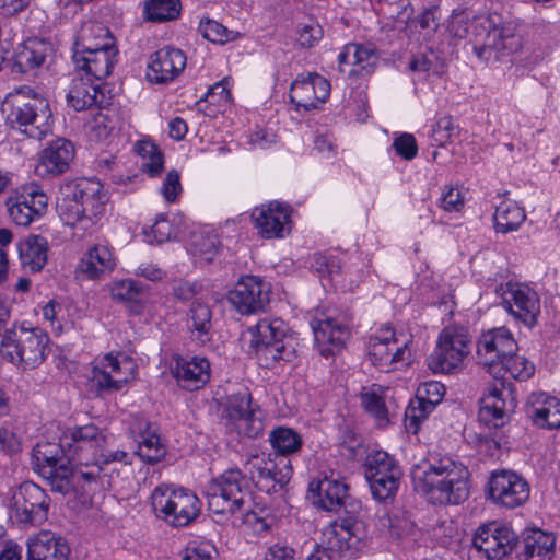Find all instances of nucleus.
Here are the masks:
<instances>
[{"label": "nucleus", "mask_w": 560, "mask_h": 560, "mask_svg": "<svg viewBox=\"0 0 560 560\" xmlns=\"http://www.w3.org/2000/svg\"><path fill=\"white\" fill-rule=\"evenodd\" d=\"M469 472L451 457L430 455L411 470L413 487L440 504H459L469 495Z\"/></svg>", "instance_id": "nucleus-1"}, {"label": "nucleus", "mask_w": 560, "mask_h": 560, "mask_svg": "<svg viewBox=\"0 0 560 560\" xmlns=\"http://www.w3.org/2000/svg\"><path fill=\"white\" fill-rule=\"evenodd\" d=\"M5 122L32 139L42 140L52 128L49 103L30 86L9 93L1 106Z\"/></svg>", "instance_id": "nucleus-2"}, {"label": "nucleus", "mask_w": 560, "mask_h": 560, "mask_svg": "<svg viewBox=\"0 0 560 560\" xmlns=\"http://www.w3.org/2000/svg\"><path fill=\"white\" fill-rule=\"evenodd\" d=\"M58 199L59 215L68 225H74L85 219L94 221L105 211L106 195L103 185L95 178H75L60 188Z\"/></svg>", "instance_id": "nucleus-3"}, {"label": "nucleus", "mask_w": 560, "mask_h": 560, "mask_svg": "<svg viewBox=\"0 0 560 560\" xmlns=\"http://www.w3.org/2000/svg\"><path fill=\"white\" fill-rule=\"evenodd\" d=\"M247 352L254 354L260 366L271 369L278 362H291L295 349L287 336V326L280 318H264L247 329Z\"/></svg>", "instance_id": "nucleus-4"}, {"label": "nucleus", "mask_w": 560, "mask_h": 560, "mask_svg": "<svg viewBox=\"0 0 560 560\" xmlns=\"http://www.w3.org/2000/svg\"><path fill=\"white\" fill-rule=\"evenodd\" d=\"M151 505L159 518L165 522L172 518L173 525H189L201 510V502L195 493L183 488L174 489L165 483L153 490Z\"/></svg>", "instance_id": "nucleus-5"}, {"label": "nucleus", "mask_w": 560, "mask_h": 560, "mask_svg": "<svg viewBox=\"0 0 560 560\" xmlns=\"http://www.w3.org/2000/svg\"><path fill=\"white\" fill-rule=\"evenodd\" d=\"M482 30L486 32L483 40L474 45V52L487 65L501 61L521 48V37L515 27L499 15L486 19Z\"/></svg>", "instance_id": "nucleus-6"}, {"label": "nucleus", "mask_w": 560, "mask_h": 560, "mask_svg": "<svg viewBox=\"0 0 560 560\" xmlns=\"http://www.w3.org/2000/svg\"><path fill=\"white\" fill-rule=\"evenodd\" d=\"M49 337L42 329L7 331L0 342V353L12 363L35 368L47 353Z\"/></svg>", "instance_id": "nucleus-7"}, {"label": "nucleus", "mask_w": 560, "mask_h": 560, "mask_svg": "<svg viewBox=\"0 0 560 560\" xmlns=\"http://www.w3.org/2000/svg\"><path fill=\"white\" fill-rule=\"evenodd\" d=\"M105 436L94 424L75 427L60 438L59 447L68 462L75 466L90 467L100 456Z\"/></svg>", "instance_id": "nucleus-8"}, {"label": "nucleus", "mask_w": 560, "mask_h": 560, "mask_svg": "<svg viewBox=\"0 0 560 560\" xmlns=\"http://www.w3.org/2000/svg\"><path fill=\"white\" fill-rule=\"evenodd\" d=\"M469 343L463 330L451 327L443 329L435 349L427 359L429 369L434 373L457 372L469 353Z\"/></svg>", "instance_id": "nucleus-9"}, {"label": "nucleus", "mask_w": 560, "mask_h": 560, "mask_svg": "<svg viewBox=\"0 0 560 560\" xmlns=\"http://www.w3.org/2000/svg\"><path fill=\"white\" fill-rule=\"evenodd\" d=\"M57 446L50 443L37 444L34 448V463L38 474L47 481L51 490L62 494L69 493L73 488L75 478L73 462L58 456L51 448Z\"/></svg>", "instance_id": "nucleus-10"}, {"label": "nucleus", "mask_w": 560, "mask_h": 560, "mask_svg": "<svg viewBox=\"0 0 560 560\" xmlns=\"http://www.w3.org/2000/svg\"><path fill=\"white\" fill-rule=\"evenodd\" d=\"M368 527H322L320 545L307 560H331L327 550L352 557L368 546Z\"/></svg>", "instance_id": "nucleus-11"}, {"label": "nucleus", "mask_w": 560, "mask_h": 560, "mask_svg": "<svg viewBox=\"0 0 560 560\" xmlns=\"http://www.w3.org/2000/svg\"><path fill=\"white\" fill-rule=\"evenodd\" d=\"M369 358L378 370L389 372L408 364L411 351L407 342H399L393 328L385 327L370 337Z\"/></svg>", "instance_id": "nucleus-12"}, {"label": "nucleus", "mask_w": 560, "mask_h": 560, "mask_svg": "<svg viewBox=\"0 0 560 560\" xmlns=\"http://www.w3.org/2000/svg\"><path fill=\"white\" fill-rule=\"evenodd\" d=\"M517 351L513 335L504 327L483 332L477 342L478 362L487 368L494 378L502 375V361Z\"/></svg>", "instance_id": "nucleus-13"}, {"label": "nucleus", "mask_w": 560, "mask_h": 560, "mask_svg": "<svg viewBox=\"0 0 560 560\" xmlns=\"http://www.w3.org/2000/svg\"><path fill=\"white\" fill-rule=\"evenodd\" d=\"M271 288L268 282L257 276L242 277L229 292L228 300L241 315H253L264 312L270 302Z\"/></svg>", "instance_id": "nucleus-14"}, {"label": "nucleus", "mask_w": 560, "mask_h": 560, "mask_svg": "<svg viewBox=\"0 0 560 560\" xmlns=\"http://www.w3.org/2000/svg\"><path fill=\"white\" fill-rule=\"evenodd\" d=\"M503 307L518 322L528 327L537 323L540 313L538 294L523 283L508 282L498 290Z\"/></svg>", "instance_id": "nucleus-15"}, {"label": "nucleus", "mask_w": 560, "mask_h": 560, "mask_svg": "<svg viewBox=\"0 0 560 560\" xmlns=\"http://www.w3.org/2000/svg\"><path fill=\"white\" fill-rule=\"evenodd\" d=\"M10 521L14 523L43 524L48 521L49 499L45 491L33 482L23 483L14 495Z\"/></svg>", "instance_id": "nucleus-16"}, {"label": "nucleus", "mask_w": 560, "mask_h": 560, "mask_svg": "<svg viewBox=\"0 0 560 560\" xmlns=\"http://www.w3.org/2000/svg\"><path fill=\"white\" fill-rule=\"evenodd\" d=\"M489 497L498 505L514 509L529 498V485L518 474L511 470L493 471L488 482Z\"/></svg>", "instance_id": "nucleus-17"}, {"label": "nucleus", "mask_w": 560, "mask_h": 560, "mask_svg": "<svg viewBox=\"0 0 560 560\" xmlns=\"http://www.w3.org/2000/svg\"><path fill=\"white\" fill-rule=\"evenodd\" d=\"M245 470L256 487L266 493L277 492L287 485L291 478V468L289 463H284L283 468L270 455H254L245 463Z\"/></svg>", "instance_id": "nucleus-18"}, {"label": "nucleus", "mask_w": 560, "mask_h": 560, "mask_svg": "<svg viewBox=\"0 0 560 560\" xmlns=\"http://www.w3.org/2000/svg\"><path fill=\"white\" fill-rule=\"evenodd\" d=\"M330 95V83L315 72L299 75L290 88V100L299 108L315 109Z\"/></svg>", "instance_id": "nucleus-19"}, {"label": "nucleus", "mask_w": 560, "mask_h": 560, "mask_svg": "<svg viewBox=\"0 0 560 560\" xmlns=\"http://www.w3.org/2000/svg\"><path fill=\"white\" fill-rule=\"evenodd\" d=\"M518 541L512 527H478L474 546L489 560H501L513 551Z\"/></svg>", "instance_id": "nucleus-20"}, {"label": "nucleus", "mask_w": 560, "mask_h": 560, "mask_svg": "<svg viewBox=\"0 0 560 560\" xmlns=\"http://www.w3.org/2000/svg\"><path fill=\"white\" fill-rule=\"evenodd\" d=\"M252 218L262 237H284L291 231L289 208L279 202L273 201L255 208Z\"/></svg>", "instance_id": "nucleus-21"}, {"label": "nucleus", "mask_w": 560, "mask_h": 560, "mask_svg": "<svg viewBox=\"0 0 560 560\" xmlns=\"http://www.w3.org/2000/svg\"><path fill=\"white\" fill-rule=\"evenodd\" d=\"M187 58L177 48L164 47L150 56L147 78L152 83L173 81L186 67Z\"/></svg>", "instance_id": "nucleus-22"}, {"label": "nucleus", "mask_w": 560, "mask_h": 560, "mask_svg": "<svg viewBox=\"0 0 560 560\" xmlns=\"http://www.w3.org/2000/svg\"><path fill=\"white\" fill-rule=\"evenodd\" d=\"M116 47H109L81 52L79 50H73L72 59L78 73L83 71L86 78L101 81L112 74L116 63Z\"/></svg>", "instance_id": "nucleus-23"}, {"label": "nucleus", "mask_w": 560, "mask_h": 560, "mask_svg": "<svg viewBox=\"0 0 560 560\" xmlns=\"http://www.w3.org/2000/svg\"><path fill=\"white\" fill-rule=\"evenodd\" d=\"M173 361L171 372L182 388L198 390L209 382L210 363L206 358L192 357L187 359L175 355Z\"/></svg>", "instance_id": "nucleus-24"}, {"label": "nucleus", "mask_w": 560, "mask_h": 560, "mask_svg": "<svg viewBox=\"0 0 560 560\" xmlns=\"http://www.w3.org/2000/svg\"><path fill=\"white\" fill-rule=\"evenodd\" d=\"M312 328L317 349L326 358L339 352L350 336L346 325L330 317L313 319Z\"/></svg>", "instance_id": "nucleus-25"}, {"label": "nucleus", "mask_w": 560, "mask_h": 560, "mask_svg": "<svg viewBox=\"0 0 560 560\" xmlns=\"http://www.w3.org/2000/svg\"><path fill=\"white\" fill-rule=\"evenodd\" d=\"M74 158V147L67 139H57L40 152L35 172L40 177L65 173Z\"/></svg>", "instance_id": "nucleus-26"}, {"label": "nucleus", "mask_w": 560, "mask_h": 560, "mask_svg": "<svg viewBox=\"0 0 560 560\" xmlns=\"http://www.w3.org/2000/svg\"><path fill=\"white\" fill-rule=\"evenodd\" d=\"M526 413L538 428H560V400L546 393H532L527 398Z\"/></svg>", "instance_id": "nucleus-27"}, {"label": "nucleus", "mask_w": 560, "mask_h": 560, "mask_svg": "<svg viewBox=\"0 0 560 560\" xmlns=\"http://www.w3.org/2000/svg\"><path fill=\"white\" fill-rule=\"evenodd\" d=\"M510 395L504 381L495 383L480 399L478 418L489 428H500L508 419L506 396Z\"/></svg>", "instance_id": "nucleus-28"}, {"label": "nucleus", "mask_w": 560, "mask_h": 560, "mask_svg": "<svg viewBox=\"0 0 560 560\" xmlns=\"http://www.w3.org/2000/svg\"><path fill=\"white\" fill-rule=\"evenodd\" d=\"M348 487L331 477L315 479L308 485V499L317 509L331 513L345 500Z\"/></svg>", "instance_id": "nucleus-29"}, {"label": "nucleus", "mask_w": 560, "mask_h": 560, "mask_svg": "<svg viewBox=\"0 0 560 560\" xmlns=\"http://www.w3.org/2000/svg\"><path fill=\"white\" fill-rule=\"evenodd\" d=\"M555 544L553 533L540 527H526L522 533V549L517 552V560H550Z\"/></svg>", "instance_id": "nucleus-30"}, {"label": "nucleus", "mask_w": 560, "mask_h": 560, "mask_svg": "<svg viewBox=\"0 0 560 560\" xmlns=\"http://www.w3.org/2000/svg\"><path fill=\"white\" fill-rule=\"evenodd\" d=\"M445 393L444 386L439 382L424 383L417 393L416 401H412L406 409V420L409 427L417 432L419 423L432 412L434 407L442 400Z\"/></svg>", "instance_id": "nucleus-31"}, {"label": "nucleus", "mask_w": 560, "mask_h": 560, "mask_svg": "<svg viewBox=\"0 0 560 560\" xmlns=\"http://www.w3.org/2000/svg\"><path fill=\"white\" fill-rule=\"evenodd\" d=\"M68 542L51 530H42L28 539L27 560H68Z\"/></svg>", "instance_id": "nucleus-32"}, {"label": "nucleus", "mask_w": 560, "mask_h": 560, "mask_svg": "<svg viewBox=\"0 0 560 560\" xmlns=\"http://www.w3.org/2000/svg\"><path fill=\"white\" fill-rule=\"evenodd\" d=\"M104 94L100 85L91 78H84L81 73L73 77L67 94V103L77 112L90 109L103 104Z\"/></svg>", "instance_id": "nucleus-33"}, {"label": "nucleus", "mask_w": 560, "mask_h": 560, "mask_svg": "<svg viewBox=\"0 0 560 560\" xmlns=\"http://www.w3.org/2000/svg\"><path fill=\"white\" fill-rule=\"evenodd\" d=\"M115 266L112 249L106 245L96 244L82 256L77 271L86 279L96 280L112 272Z\"/></svg>", "instance_id": "nucleus-34"}, {"label": "nucleus", "mask_w": 560, "mask_h": 560, "mask_svg": "<svg viewBox=\"0 0 560 560\" xmlns=\"http://www.w3.org/2000/svg\"><path fill=\"white\" fill-rule=\"evenodd\" d=\"M48 45L46 42L33 38L27 39L16 49L11 69L16 73H25L40 67L47 55Z\"/></svg>", "instance_id": "nucleus-35"}, {"label": "nucleus", "mask_w": 560, "mask_h": 560, "mask_svg": "<svg viewBox=\"0 0 560 560\" xmlns=\"http://www.w3.org/2000/svg\"><path fill=\"white\" fill-rule=\"evenodd\" d=\"M115 47L109 30L100 22L84 23L73 44V50L89 51Z\"/></svg>", "instance_id": "nucleus-36"}, {"label": "nucleus", "mask_w": 560, "mask_h": 560, "mask_svg": "<svg viewBox=\"0 0 560 560\" xmlns=\"http://www.w3.org/2000/svg\"><path fill=\"white\" fill-rule=\"evenodd\" d=\"M21 264L33 272L40 271L47 262L48 244L39 235H30L18 245Z\"/></svg>", "instance_id": "nucleus-37"}, {"label": "nucleus", "mask_w": 560, "mask_h": 560, "mask_svg": "<svg viewBox=\"0 0 560 560\" xmlns=\"http://www.w3.org/2000/svg\"><path fill=\"white\" fill-rule=\"evenodd\" d=\"M208 486L238 505H242L244 495L248 493L247 480L240 469H228Z\"/></svg>", "instance_id": "nucleus-38"}, {"label": "nucleus", "mask_w": 560, "mask_h": 560, "mask_svg": "<svg viewBox=\"0 0 560 560\" xmlns=\"http://www.w3.org/2000/svg\"><path fill=\"white\" fill-rule=\"evenodd\" d=\"M212 312L210 306L199 300H195L187 313V325L196 339L206 343L210 340V331L212 328Z\"/></svg>", "instance_id": "nucleus-39"}, {"label": "nucleus", "mask_w": 560, "mask_h": 560, "mask_svg": "<svg viewBox=\"0 0 560 560\" xmlns=\"http://www.w3.org/2000/svg\"><path fill=\"white\" fill-rule=\"evenodd\" d=\"M401 470L396 460L384 451L372 452L365 462L366 480L382 479L387 477H401Z\"/></svg>", "instance_id": "nucleus-40"}, {"label": "nucleus", "mask_w": 560, "mask_h": 560, "mask_svg": "<svg viewBox=\"0 0 560 560\" xmlns=\"http://www.w3.org/2000/svg\"><path fill=\"white\" fill-rule=\"evenodd\" d=\"M523 208L513 201L504 200L495 209L493 221L497 232L506 234L516 231L525 221Z\"/></svg>", "instance_id": "nucleus-41"}, {"label": "nucleus", "mask_w": 560, "mask_h": 560, "mask_svg": "<svg viewBox=\"0 0 560 560\" xmlns=\"http://www.w3.org/2000/svg\"><path fill=\"white\" fill-rule=\"evenodd\" d=\"M26 198H28L27 192L22 196H10L7 200L9 217L16 225L28 226L43 215L42 200L39 199L35 208L31 210L28 206H25Z\"/></svg>", "instance_id": "nucleus-42"}, {"label": "nucleus", "mask_w": 560, "mask_h": 560, "mask_svg": "<svg viewBox=\"0 0 560 560\" xmlns=\"http://www.w3.org/2000/svg\"><path fill=\"white\" fill-rule=\"evenodd\" d=\"M409 69L441 77L446 71V58L440 51L429 48L424 52L412 55Z\"/></svg>", "instance_id": "nucleus-43"}, {"label": "nucleus", "mask_w": 560, "mask_h": 560, "mask_svg": "<svg viewBox=\"0 0 560 560\" xmlns=\"http://www.w3.org/2000/svg\"><path fill=\"white\" fill-rule=\"evenodd\" d=\"M136 152L142 158L141 171L150 176L159 175L164 167V158L155 143L141 140L136 144Z\"/></svg>", "instance_id": "nucleus-44"}, {"label": "nucleus", "mask_w": 560, "mask_h": 560, "mask_svg": "<svg viewBox=\"0 0 560 560\" xmlns=\"http://www.w3.org/2000/svg\"><path fill=\"white\" fill-rule=\"evenodd\" d=\"M180 0H147L144 13L152 22L176 20L180 14Z\"/></svg>", "instance_id": "nucleus-45"}, {"label": "nucleus", "mask_w": 560, "mask_h": 560, "mask_svg": "<svg viewBox=\"0 0 560 560\" xmlns=\"http://www.w3.org/2000/svg\"><path fill=\"white\" fill-rule=\"evenodd\" d=\"M331 513L336 517L329 525H354L365 521V512L362 509L361 502L348 494Z\"/></svg>", "instance_id": "nucleus-46"}, {"label": "nucleus", "mask_w": 560, "mask_h": 560, "mask_svg": "<svg viewBox=\"0 0 560 560\" xmlns=\"http://www.w3.org/2000/svg\"><path fill=\"white\" fill-rule=\"evenodd\" d=\"M269 441L272 448L279 455L293 454L299 451L302 445V439L298 432L287 427L273 429L269 434Z\"/></svg>", "instance_id": "nucleus-47"}, {"label": "nucleus", "mask_w": 560, "mask_h": 560, "mask_svg": "<svg viewBox=\"0 0 560 560\" xmlns=\"http://www.w3.org/2000/svg\"><path fill=\"white\" fill-rule=\"evenodd\" d=\"M502 375L497 381H503L505 374H510L518 381H526L534 375L535 365L524 355L514 354L506 355L502 361Z\"/></svg>", "instance_id": "nucleus-48"}, {"label": "nucleus", "mask_w": 560, "mask_h": 560, "mask_svg": "<svg viewBox=\"0 0 560 560\" xmlns=\"http://www.w3.org/2000/svg\"><path fill=\"white\" fill-rule=\"evenodd\" d=\"M137 454L149 464H154L164 458L166 447L161 442L160 435L153 432L141 434L138 441Z\"/></svg>", "instance_id": "nucleus-49"}, {"label": "nucleus", "mask_w": 560, "mask_h": 560, "mask_svg": "<svg viewBox=\"0 0 560 560\" xmlns=\"http://www.w3.org/2000/svg\"><path fill=\"white\" fill-rule=\"evenodd\" d=\"M105 368H109L115 380H121L120 389L133 380L136 373V363L131 358L126 354L113 355L112 353L105 355Z\"/></svg>", "instance_id": "nucleus-50"}, {"label": "nucleus", "mask_w": 560, "mask_h": 560, "mask_svg": "<svg viewBox=\"0 0 560 560\" xmlns=\"http://www.w3.org/2000/svg\"><path fill=\"white\" fill-rule=\"evenodd\" d=\"M121 380H115L109 368H105V357L92 369L91 383L98 395L112 394L120 390Z\"/></svg>", "instance_id": "nucleus-51"}, {"label": "nucleus", "mask_w": 560, "mask_h": 560, "mask_svg": "<svg viewBox=\"0 0 560 560\" xmlns=\"http://www.w3.org/2000/svg\"><path fill=\"white\" fill-rule=\"evenodd\" d=\"M110 294L118 302L139 304L143 299L144 288L135 280L125 279L112 285Z\"/></svg>", "instance_id": "nucleus-52"}, {"label": "nucleus", "mask_w": 560, "mask_h": 560, "mask_svg": "<svg viewBox=\"0 0 560 560\" xmlns=\"http://www.w3.org/2000/svg\"><path fill=\"white\" fill-rule=\"evenodd\" d=\"M198 31L203 38L218 44H225L241 36L238 32L229 30L219 22L209 19L200 21Z\"/></svg>", "instance_id": "nucleus-53"}, {"label": "nucleus", "mask_w": 560, "mask_h": 560, "mask_svg": "<svg viewBox=\"0 0 560 560\" xmlns=\"http://www.w3.org/2000/svg\"><path fill=\"white\" fill-rule=\"evenodd\" d=\"M361 404L364 409L377 420H387V409L380 386L372 385L370 387H363L361 392Z\"/></svg>", "instance_id": "nucleus-54"}, {"label": "nucleus", "mask_w": 560, "mask_h": 560, "mask_svg": "<svg viewBox=\"0 0 560 560\" xmlns=\"http://www.w3.org/2000/svg\"><path fill=\"white\" fill-rule=\"evenodd\" d=\"M349 49L353 51L352 63L359 66L368 73L372 72L378 61V51L372 44H349Z\"/></svg>", "instance_id": "nucleus-55"}, {"label": "nucleus", "mask_w": 560, "mask_h": 560, "mask_svg": "<svg viewBox=\"0 0 560 560\" xmlns=\"http://www.w3.org/2000/svg\"><path fill=\"white\" fill-rule=\"evenodd\" d=\"M256 409L252 406V396L247 392H240L232 395L228 401L229 418L234 422L252 413Z\"/></svg>", "instance_id": "nucleus-56"}, {"label": "nucleus", "mask_w": 560, "mask_h": 560, "mask_svg": "<svg viewBox=\"0 0 560 560\" xmlns=\"http://www.w3.org/2000/svg\"><path fill=\"white\" fill-rule=\"evenodd\" d=\"M400 478L387 477L382 479L368 480L370 489L374 499L378 501H386L395 497Z\"/></svg>", "instance_id": "nucleus-57"}, {"label": "nucleus", "mask_w": 560, "mask_h": 560, "mask_svg": "<svg viewBox=\"0 0 560 560\" xmlns=\"http://www.w3.org/2000/svg\"><path fill=\"white\" fill-rule=\"evenodd\" d=\"M458 135V127L455 126L453 119L451 117H442L440 118L432 129V140L439 147H444L448 142H452L454 137Z\"/></svg>", "instance_id": "nucleus-58"}, {"label": "nucleus", "mask_w": 560, "mask_h": 560, "mask_svg": "<svg viewBox=\"0 0 560 560\" xmlns=\"http://www.w3.org/2000/svg\"><path fill=\"white\" fill-rule=\"evenodd\" d=\"M234 424L240 434L248 438H256L264 430L261 411L256 409L252 413H247V416L234 422Z\"/></svg>", "instance_id": "nucleus-59"}, {"label": "nucleus", "mask_w": 560, "mask_h": 560, "mask_svg": "<svg viewBox=\"0 0 560 560\" xmlns=\"http://www.w3.org/2000/svg\"><path fill=\"white\" fill-rule=\"evenodd\" d=\"M207 497L209 510L214 514L234 513L235 509L241 506L234 503L232 499H228L219 491H214L210 486L207 487Z\"/></svg>", "instance_id": "nucleus-60"}, {"label": "nucleus", "mask_w": 560, "mask_h": 560, "mask_svg": "<svg viewBox=\"0 0 560 560\" xmlns=\"http://www.w3.org/2000/svg\"><path fill=\"white\" fill-rule=\"evenodd\" d=\"M439 206L445 212H460L465 206V198L459 189L444 187L439 199Z\"/></svg>", "instance_id": "nucleus-61"}, {"label": "nucleus", "mask_w": 560, "mask_h": 560, "mask_svg": "<svg viewBox=\"0 0 560 560\" xmlns=\"http://www.w3.org/2000/svg\"><path fill=\"white\" fill-rule=\"evenodd\" d=\"M25 192L28 194V198H26V200H24L25 206H28L30 209L33 210V208H35L37 201H39V199H40L42 200L40 203L43 205V214H44L47 211V207H48V197L44 192V190L38 185L32 183V184L21 186L19 189L15 190V192L12 196H22Z\"/></svg>", "instance_id": "nucleus-62"}, {"label": "nucleus", "mask_w": 560, "mask_h": 560, "mask_svg": "<svg viewBox=\"0 0 560 560\" xmlns=\"http://www.w3.org/2000/svg\"><path fill=\"white\" fill-rule=\"evenodd\" d=\"M393 147L396 153L405 160H412L418 153V145L411 133H402L397 137Z\"/></svg>", "instance_id": "nucleus-63"}, {"label": "nucleus", "mask_w": 560, "mask_h": 560, "mask_svg": "<svg viewBox=\"0 0 560 560\" xmlns=\"http://www.w3.org/2000/svg\"><path fill=\"white\" fill-rule=\"evenodd\" d=\"M182 190L179 173L176 170L170 171L161 187V192L164 199L167 202H174L180 195Z\"/></svg>", "instance_id": "nucleus-64"}]
</instances>
